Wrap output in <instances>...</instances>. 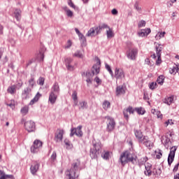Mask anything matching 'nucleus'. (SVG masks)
I'll list each match as a JSON object with an SVG mask.
<instances>
[{
	"label": "nucleus",
	"instance_id": "f257e3e1",
	"mask_svg": "<svg viewBox=\"0 0 179 179\" xmlns=\"http://www.w3.org/2000/svg\"><path fill=\"white\" fill-rule=\"evenodd\" d=\"M137 160L138 157L136 155H135V153L126 150L121 153L118 162L120 163L122 167H124L125 164H128V163L136 164Z\"/></svg>",
	"mask_w": 179,
	"mask_h": 179
},
{
	"label": "nucleus",
	"instance_id": "f03ea898",
	"mask_svg": "<svg viewBox=\"0 0 179 179\" xmlns=\"http://www.w3.org/2000/svg\"><path fill=\"white\" fill-rule=\"evenodd\" d=\"M101 152V143L100 141H92V148L90 149V156L92 159H97Z\"/></svg>",
	"mask_w": 179,
	"mask_h": 179
},
{
	"label": "nucleus",
	"instance_id": "7ed1b4c3",
	"mask_svg": "<svg viewBox=\"0 0 179 179\" xmlns=\"http://www.w3.org/2000/svg\"><path fill=\"white\" fill-rule=\"evenodd\" d=\"M79 166H80V161L77 159V162H74L72 165L71 169L66 172V176L69 177V179H75L78 177V176H76V172L78 171Z\"/></svg>",
	"mask_w": 179,
	"mask_h": 179
},
{
	"label": "nucleus",
	"instance_id": "20e7f679",
	"mask_svg": "<svg viewBox=\"0 0 179 179\" xmlns=\"http://www.w3.org/2000/svg\"><path fill=\"white\" fill-rule=\"evenodd\" d=\"M100 62H97L92 66V72L87 71L85 73V77L87 79H93V76H94V75H99V73H100Z\"/></svg>",
	"mask_w": 179,
	"mask_h": 179
},
{
	"label": "nucleus",
	"instance_id": "39448f33",
	"mask_svg": "<svg viewBox=\"0 0 179 179\" xmlns=\"http://www.w3.org/2000/svg\"><path fill=\"white\" fill-rule=\"evenodd\" d=\"M106 118L107 120L106 131L108 132H113V131L115 129V120H114V118L109 116H107Z\"/></svg>",
	"mask_w": 179,
	"mask_h": 179
},
{
	"label": "nucleus",
	"instance_id": "423d86ee",
	"mask_svg": "<svg viewBox=\"0 0 179 179\" xmlns=\"http://www.w3.org/2000/svg\"><path fill=\"white\" fill-rule=\"evenodd\" d=\"M41 148H43V142L36 139L34 141L33 145L31 147V153H38Z\"/></svg>",
	"mask_w": 179,
	"mask_h": 179
},
{
	"label": "nucleus",
	"instance_id": "0eeeda50",
	"mask_svg": "<svg viewBox=\"0 0 179 179\" xmlns=\"http://www.w3.org/2000/svg\"><path fill=\"white\" fill-rule=\"evenodd\" d=\"M82 125H79L77 128H71L70 136L72 137L73 135H76L78 138H82L83 136V131H82Z\"/></svg>",
	"mask_w": 179,
	"mask_h": 179
},
{
	"label": "nucleus",
	"instance_id": "6e6552de",
	"mask_svg": "<svg viewBox=\"0 0 179 179\" xmlns=\"http://www.w3.org/2000/svg\"><path fill=\"white\" fill-rule=\"evenodd\" d=\"M155 50H156V54L157 57L156 64L160 65V64H162V51H163V48H162V45L161 44L156 45Z\"/></svg>",
	"mask_w": 179,
	"mask_h": 179
},
{
	"label": "nucleus",
	"instance_id": "1a4fd4ad",
	"mask_svg": "<svg viewBox=\"0 0 179 179\" xmlns=\"http://www.w3.org/2000/svg\"><path fill=\"white\" fill-rule=\"evenodd\" d=\"M24 128L28 132H34L36 131V123L31 120L24 122Z\"/></svg>",
	"mask_w": 179,
	"mask_h": 179
},
{
	"label": "nucleus",
	"instance_id": "9d476101",
	"mask_svg": "<svg viewBox=\"0 0 179 179\" xmlns=\"http://www.w3.org/2000/svg\"><path fill=\"white\" fill-rule=\"evenodd\" d=\"M64 134H65V131L64 129H58L55 134V141L57 143L62 142V139H64Z\"/></svg>",
	"mask_w": 179,
	"mask_h": 179
},
{
	"label": "nucleus",
	"instance_id": "9b49d317",
	"mask_svg": "<svg viewBox=\"0 0 179 179\" xmlns=\"http://www.w3.org/2000/svg\"><path fill=\"white\" fill-rule=\"evenodd\" d=\"M72 62H73V59L71 57H67L64 59V64L66 67L67 71H75V66L72 65Z\"/></svg>",
	"mask_w": 179,
	"mask_h": 179
},
{
	"label": "nucleus",
	"instance_id": "f8f14e48",
	"mask_svg": "<svg viewBox=\"0 0 179 179\" xmlns=\"http://www.w3.org/2000/svg\"><path fill=\"white\" fill-rule=\"evenodd\" d=\"M98 34H100V30H99V27L95 26L90 29L86 36L87 37H96Z\"/></svg>",
	"mask_w": 179,
	"mask_h": 179
},
{
	"label": "nucleus",
	"instance_id": "ddd939ff",
	"mask_svg": "<svg viewBox=\"0 0 179 179\" xmlns=\"http://www.w3.org/2000/svg\"><path fill=\"white\" fill-rule=\"evenodd\" d=\"M115 78L117 80L119 79H124V78H125V73H124V70H122V69L116 68L115 69Z\"/></svg>",
	"mask_w": 179,
	"mask_h": 179
},
{
	"label": "nucleus",
	"instance_id": "4468645a",
	"mask_svg": "<svg viewBox=\"0 0 179 179\" xmlns=\"http://www.w3.org/2000/svg\"><path fill=\"white\" fill-rule=\"evenodd\" d=\"M136 55H138V49L136 48L130 49L127 51V58L129 59H136Z\"/></svg>",
	"mask_w": 179,
	"mask_h": 179
},
{
	"label": "nucleus",
	"instance_id": "2eb2a0df",
	"mask_svg": "<svg viewBox=\"0 0 179 179\" xmlns=\"http://www.w3.org/2000/svg\"><path fill=\"white\" fill-rule=\"evenodd\" d=\"M134 135L138 140V143H141V142H143L145 138H148L146 136H143L142 134V131L141 130H136L134 129Z\"/></svg>",
	"mask_w": 179,
	"mask_h": 179
},
{
	"label": "nucleus",
	"instance_id": "dca6fc26",
	"mask_svg": "<svg viewBox=\"0 0 179 179\" xmlns=\"http://www.w3.org/2000/svg\"><path fill=\"white\" fill-rule=\"evenodd\" d=\"M59 92H61V90L59 89V85L58 83L55 82L51 87L50 93L59 96Z\"/></svg>",
	"mask_w": 179,
	"mask_h": 179
},
{
	"label": "nucleus",
	"instance_id": "f3484780",
	"mask_svg": "<svg viewBox=\"0 0 179 179\" xmlns=\"http://www.w3.org/2000/svg\"><path fill=\"white\" fill-rule=\"evenodd\" d=\"M75 31L76 34H78L79 37V40L81 42V44L83 45H86V37H85V35L83 34L80 33V31L78 28H75Z\"/></svg>",
	"mask_w": 179,
	"mask_h": 179
},
{
	"label": "nucleus",
	"instance_id": "a211bd4d",
	"mask_svg": "<svg viewBox=\"0 0 179 179\" xmlns=\"http://www.w3.org/2000/svg\"><path fill=\"white\" fill-rule=\"evenodd\" d=\"M128 113H129V114H134V113H135V108L134 109L132 106H129L126 110H123L124 117L127 120V121H128V120L129 119V116H128Z\"/></svg>",
	"mask_w": 179,
	"mask_h": 179
},
{
	"label": "nucleus",
	"instance_id": "6ab92c4d",
	"mask_svg": "<svg viewBox=\"0 0 179 179\" xmlns=\"http://www.w3.org/2000/svg\"><path fill=\"white\" fill-rule=\"evenodd\" d=\"M58 96L55 94H52L51 92H50L49 94V98H48V103H50V104H52V106H54V104H55V103H57V99H58Z\"/></svg>",
	"mask_w": 179,
	"mask_h": 179
},
{
	"label": "nucleus",
	"instance_id": "aec40b11",
	"mask_svg": "<svg viewBox=\"0 0 179 179\" xmlns=\"http://www.w3.org/2000/svg\"><path fill=\"white\" fill-rule=\"evenodd\" d=\"M38 169H40V164L36 162L32 164L30 167V171L32 176H36L37 171H38Z\"/></svg>",
	"mask_w": 179,
	"mask_h": 179
},
{
	"label": "nucleus",
	"instance_id": "412c9836",
	"mask_svg": "<svg viewBox=\"0 0 179 179\" xmlns=\"http://www.w3.org/2000/svg\"><path fill=\"white\" fill-rule=\"evenodd\" d=\"M31 89H30V87H27L25 88L22 94V99H24L25 100L27 99H29V97H30L31 94Z\"/></svg>",
	"mask_w": 179,
	"mask_h": 179
},
{
	"label": "nucleus",
	"instance_id": "4be33fe9",
	"mask_svg": "<svg viewBox=\"0 0 179 179\" xmlns=\"http://www.w3.org/2000/svg\"><path fill=\"white\" fill-rule=\"evenodd\" d=\"M0 179H15V176L13 175H8L5 173V171H0Z\"/></svg>",
	"mask_w": 179,
	"mask_h": 179
},
{
	"label": "nucleus",
	"instance_id": "5701e85b",
	"mask_svg": "<svg viewBox=\"0 0 179 179\" xmlns=\"http://www.w3.org/2000/svg\"><path fill=\"white\" fill-rule=\"evenodd\" d=\"M151 30L150 28H148L145 29H141V31H139L138 32V34L139 36V37H145V36H149V34H150L151 33Z\"/></svg>",
	"mask_w": 179,
	"mask_h": 179
},
{
	"label": "nucleus",
	"instance_id": "b1692460",
	"mask_svg": "<svg viewBox=\"0 0 179 179\" xmlns=\"http://www.w3.org/2000/svg\"><path fill=\"white\" fill-rule=\"evenodd\" d=\"M145 171H144V174L150 177V176H152V164H147L145 165Z\"/></svg>",
	"mask_w": 179,
	"mask_h": 179
},
{
	"label": "nucleus",
	"instance_id": "393cba45",
	"mask_svg": "<svg viewBox=\"0 0 179 179\" xmlns=\"http://www.w3.org/2000/svg\"><path fill=\"white\" fill-rule=\"evenodd\" d=\"M14 17L19 22L20 19H22V10L20 9H15L14 13Z\"/></svg>",
	"mask_w": 179,
	"mask_h": 179
},
{
	"label": "nucleus",
	"instance_id": "a878e982",
	"mask_svg": "<svg viewBox=\"0 0 179 179\" xmlns=\"http://www.w3.org/2000/svg\"><path fill=\"white\" fill-rule=\"evenodd\" d=\"M36 59L40 62L44 61V48H41L39 52L36 56Z\"/></svg>",
	"mask_w": 179,
	"mask_h": 179
},
{
	"label": "nucleus",
	"instance_id": "bb28decb",
	"mask_svg": "<svg viewBox=\"0 0 179 179\" xmlns=\"http://www.w3.org/2000/svg\"><path fill=\"white\" fill-rule=\"evenodd\" d=\"M140 144L145 145L148 148V149H152V142L148 138V137L145 138Z\"/></svg>",
	"mask_w": 179,
	"mask_h": 179
},
{
	"label": "nucleus",
	"instance_id": "cd10ccee",
	"mask_svg": "<svg viewBox=\"0 0 179 179\" xmlns=\"http://www.w3.org/2000/svg\"><path fill=\"white\" fill-rule=\"evenodd\" d=\"M40 97H41V94H40V92H37V94L34 97V99H32L29 102V106H33V104H34L35 103H37V101L40 100Z\"/></svg>",
	"mask_w": 179,
	"mask_h": 179
},
{
	"label": "nucleus",
	"instance_id": "c85d7f7f",
	"mask_svg": "<svg viewBox=\"0 0 179 179\" xmlns=\"http://www.w3.org/2000/svg\"><path fill=\"white\" fill-rule=\"evenodd\" d=\"M121 94H125V88L123 86H117L116 88V95L120 96Z\"/></svg>",
	"mask_w": 179,
	"mask_h": 179
},
{
	"label": "nucleus",
	"instance_id": "c756f323",
	"mask_svg": "<svg viewBox=\"0 0 179 179\" xmlns=\"http://www.w3.org/2000/svg\"><path fill=\"white\" fill-rule=\"evenodd\" d=\"M64 143L66 145V148L67 149V150H71V149H73V144L71 143V141H69V139H64Z\"/></svg>",
	"mask_w": 179,
	"mask_h": 179
},
{
	"label": "nucleus",
	"instance_id": "7c9ffc66",
	"mask_svg": "<svg viewBox=\"0 0 179 179\" xmlns=\"http://www.w3.org/2000/svg\"><path fill=\"white\" fill-rule=\"evenodd\" d=\"M78 108L79 110H86L87 109V102H86L85 101H80L78 103Z\"/></svg>",
	"mask_w": 179,
	"mask_h": 179
},
{
	"label": "nucleus",
	"instance_id": "2f4dec72",
	"mask_svg": "<svg viewBox=\"0 0 179 179\" xmlns=\"http://www.w3.org/2000/svg\"><path fill=\"white\" fill-rule=\"evenodd\" d=\"M173 101H174V96L173 95L165 98L164 100V103H165V104H167L168 106H171Z\"/></svg>",
	"mask_w": 179,
	"mask_h": 179
},
{
	"label": "nucleus",
	"instance_id": "473e14b6",
	"mask_svg": "<svg viewBox=\"0 0 179 179\" xmlns=\"http://www.w3.org/2000/svg\"><path fill=\"white\" fill-rule=\"evenodd\" d=\"M179 71V64H176L175 66H173V68H171L169 69V73L171 75H176V73H177Z\"/></svg>",
	"mask_w": 179,
	"mask_h": 179
},
{
	"label": "nucleus",
	"instance_id": "72a5a7b5",
	"mask_svg": "<svg viewBox=\"0 0 179 179\" xmlns=\"http://www.w3.org/2000/svg\"><path fill=\"white\" fill-rule=\"evenodd\" d=\"M7 93H9L10 94H15V93H16V85H13L9 86L7 89Z\"/></svg>",
	"mask_w": 179,
	"mask_h": 179
},
{
	"label": "nucleus",
	"instance_id": "f704fd0d",
	"mask_svg": "<svg viewBox=\"0 0 179 179\" xmlns=\"http://www.w3.org/2000/svg\"><path fill=\"white\" fill-rule=\"evenodd\" d=\"M108 30L106 31L107 38H113L114 37V31H113V28L109 27Z\"/></svg>",
	"mask_w": 179,
	"mask_h": 179
},
{
	"label": "nucleus",
	"instance_id": "c9c22d12",
	"mask_svg": "<svg viewBox=\"0 0 179 179\" xmlns=\"http://www.w3.org/2000/svg\"><path fill=\"white\" fill-rule=\"evenodd\" d=\"M134 110H135V111L137 112L138 114H139L141 115H143V114H145V113H146V110H145V109L142 107L135 108Z\"/></svg>",
	"mask_w": 179,
	"mask_h": 179
},
{
	"label": "nucleus",
	"instance_id": "e433bc0d",
	"mask_svg": "<svg viewBox=\"0 0 179 179\" xmlns=\"http://www.w3.org/2000/svg\"><path fill=\"white\" fill-rule=\"evenodd\" d=\"M134 8L136 9V10H137L138 13H142V8L139 6V2L136 1L134 5Z\"/></svg>",
	"mask_w": 179,
	"mask_h": 179
},
{
	"label": "nucleus",
	"instance_id": "4c0bfd02",
	"mask_svg": "<svg viewBox=\"0 0 179 179\" xmlns=\"http://www.w3.org/2000/svg\"><path fill=\"white\" fill-rule=\"evenodd\" d=\"M71 97L73 100L75 101V105L78 106V92L76 91H73Z\"/></svg>",
	"mask_w": 179,
	"mask_h": 179
},
{
	"label": "nucleus",
	"instance_id": "58836bf2",
	"mask_svg": "<svg viewBox=\"0 0 179 179\" xmlns=\"http://www.w3.org/2000/svg\"><path fill=\"white\" fill-rule=\"evenodd\" d=\"M174 157H176V155L169 154V156H168V164H169V166H171V164L173 163V162H174Z\"/></svg>",
	"mask_w": 179,
	"mask_h": 179
},
{
	"label": "nucleus",
	"instance_id": "ea45409f",
	"mask_svg": "<svg viewBox=\"0 0 179 179\" xmlns=\"http://www.w3.org/2000/svg\"><path fill=\"white\" fill-rule=\"evenodd\" d=\"M102 107L104 110H108V108H110V107H111V103L108 101H105L103 103Z\"/></svg>",
	"mask_w": 179,
	"mask_h": 179
},
{
	"label": "nucleus",
	"instance_id": "a19ab883",
	"mask_svg": "<svg viewBox=\"0 0 179 179\" xmlns=\"http://www.w3.org/2000/svg\"><path fill=\"white\" fill-rule=\"evenodd\" d=\"M98 27V30H99V33H101V31L103 29H108L110 27L108 25H107V24H101L100 25H99Z\"/></svg>",
	"mask_w": 179,
	"mask_h": 179
},
{
	"label": "nucleus",
	"instance_id": "79ce46f5",
	"mask_svg": "<svg viewBox=\"0 0 179 179\" xmlns=\"http://www.w3.org/2000/svg\"><path fill=\"white\" fill-rule=\"evenodd\" d=\"M21 114H22V115H26L27 114V113H29V106H25L23 108H21Z\"/></svg>",
	"mask_w": 179,
	"mask_h": 179
},
{
	"label": "nucleus",
	"instance_id": "37998d69",
	"mask_svg": "<svg viewBox=\"0 0 179 179\" xmlns=\"http://www.w3.org/2000/svg\"><path fill=\"white\" fill-rule=\"evenodd\" d=\"M105 68L109 72L110 75L113 77H114V73L113 72V70L111 69V66L108 65V64H105Z\"/></svg>",
	"mask_w": 179,
	"mask_h": 179
},
{
	"label": "nucleus",
	"instance_id": "c03bdc74",
	"mask_svg": "<svg viewBox=\"0 0 179 179\" xmlns=\"http://www.w3.org/2000/svg\"><path fill=\"white\" fill-rule=\"evenodd\" d=\"M73 57H76V58H83V54L80 50H77L73 55Z\"/></svg>",
	"mask_w": 179,
	"mask_h": 179
},
{
	"label": "nucleus",
	"instance_id": "a18cd8bd",
	"mask_svg": "<svg viewBox=\"0 0 179 179\" xmlns=\"http://www.w3.org/2000/svg\"><path fill=\"white\" fill-rule=\"evenodd\" d=\"M157 82L158 85H163V83H164V76H159L157 78Z\"/></svg>",
	"mask_w": 179,
	"mask_h": 179
},
{
	"label": "nucleus",
	"instance_id": "49530a36",
	"mask_svg": "<svg viewBox=\"0 0 179 179\" xmlns=\"http://www.w3.org/2000/svg\"><path fill=\"white\" fill-rule=\"evenodd\" d=\"M146 162H148V157H142L138 160V165L143 166Z\"/></svg>",
	"mask_w": 179,
	"mask_h": 179
},
{
	"label": "nucleus",
	"instance_id": "de8ad7c7",
	"mask_svg": "<svg viewBox=\"0 0 179 179\" xmlns=\"http://www.w3.org/2000/svg\"><path fill=\"white\" fill-rule=\"evenodd\" d=\"M68 5L69 6H70V8H73V9H74L75 10H78V9H79V8L76 7L73 2H72V0H69L68 1Z\"/></svg>",
	"mask_w": 179,
	"mask_h": 179
},
{
	"label": "nucleus",
	"instance_id": "09e8293b",
	"mask_svg": "<svg viewBox=\"0 0 179 179\" xmlns=\"http://www.w3.org/2000/svg\"><path fill=\"white\" fill-rule=\"evenodd\" d=\"M57 160V152L54 151L50 157V161L54 163Z\"/></svg>",
	"mask_w": 179,
	"mask_h": 179
},
{
	"label": "nucleus",
	"instance_id": "8fccbe9b",
	"mask_svg": "<svg viewBox=\"0 0 179 179\" xmlns=\"http://www.w3.org/2000/svg\"><path fill=\"white\" fill-rule=\"evenodd\" d=\"M45 79L43 77H40L37 81L38 85H39L40 86H44V82H45Z\"/></svg>",
	"mask_w": 179,
	"mask_h": 179
},
{
	"label": "nucleus",
	"instance_id": "3c124183",
	"mask_svg": "<svg viewBox=\"0 0 179 179\" xmlns=\"http://www.w3.org/2000/svg\"><path fill=\"white\" fill-rule=\"evenodd\" d=\"M169 143H170V138L165 137V140H164V145L165 148H167V149H169Z\"/></svg>",
	"mask_w": 179,
	"mask_h": 179
},
{
	"label": "nucleus",
	"instance_id": "603ef678",
	"mask_svg": "<svg viewBox=\"0 0 179 179\" xmlns=\"http://www.w3.org/2000/svg\"><path fill=\"white\" fill-rule=\"evenodd\" d=\"M177 150V146H173L171 148L169 155H173V156H176V152Z\"/></svg>",
	"mask_w": 179,
	"mask_h": 179
},
{
	"label": "nucleus",
	"instance_id": "864d4df0",
	"mask_svg": "<svg viewBox=\"0 0 179 179\" xmlns=\"http://www.w3.org/2000/svg\"><path fill=\"white\" fill-rule=\"evenodd\" d=\"M101 156H102L103 159H104L105 160H108V159H110V152L108 151H107Z\"/></svg>",
	"mask_w": 179,
	"mask_h": 179
},
{
	"label": "nucleus",
	"instance_id": "5fc2aeb1",
	"mask_svg": "<svg viewBox=\"0 0 179 179\" xmlns=\"http://www.w3.org/2000/svg\"><path fill=\"white\" fill-rule=\"evenodd\" d=\"M29 83L31 87H33V86H34V85L36 84V82L34 81V77H31L30 80H29Z\"/></svg>",
	"mask_w": 179,
	"mask_h": 179
},
{
	"label": "nucleus",
	"instance_id": "6e6d98bb",
	"mask_svg": "<svg viewBox=\"0 0 179 179\" xmlns=\"http://www.w3.org/2000/svg\"><path fill=\"white\" fill-rule=\"evenodd\" d=\"M156 86H157V83L154 82L149 84V88L151 89V90L156 89Z\"/></svg>",
	"mask_w": 179,
	"mask_h": 179
},
{
	"label": "nucleus",
	"instance_id": "4d7b16f0",
	"mask_svg": "<svg viewBox=\"0 0 179 179\" xmlns=\"http://www.w3.org/2000/svg\"><path fill=\"white\" fill-rule=\"evenodd\" d=\"M146 26V21L141 20L138 22V27H145Z\"/></svg>",
	"mask_w": 179,
	"mask_h": 179
},
{
	"label": "nucleus",
	"instance_id": "13d9d810",
	"mask_svg": "<svg viewBox=\"0 0 179 179\" xmlns=\"http://www.w3.org/2000/svg\"><path fill=\"white\" fill-rule=\"evenodd\" d=\"M163 154L162 153V150H159L156 154V159H162Z\"/></svg>",
	"mask_w": 179,
	"mask_h": 179
},
{
	"label": "nucleus",
	"instance_id": "bf43d9fd",
	"mask_svg": "<svg viewBox=\"0 0 179 179\" xmlns=\"http://www.w3.org/2000/svg\"><path fill=\"white\" fill-rule=\"evenodd\" d=\"M153 173L155 174V176H160V174H162V170H160V169H156L155 172V171H153Z\"/></svg>",
	"mask_w": 179,
	"mask_h": 179
},
{
	"label": "nucleus",
	"instance_id": "052dcab7",
	"mask_svg": "<svg viewBox=\"0 0 179 179\" xmlns=\"http://www.w3.org/2000/svg\"><path fill=\"white\" fill-rule=\"evenodd\" d=\"M66 13L69 17H72V16H73V12L71 10H67Z\"/></svg>",
	"mask_w": 179,
	"mask_h": 179
},
{
	"label": "nucleus",
	"instance_id": "680f3d73",
	"mask_svg": "<svg viewBox=\"0 0 179 179\" xmlns=\"http://www.w3.org/2000/svg\"><path fill=\"white\" fill-rule=\"evenodd\" d=\"M71 47H72V41H71V40H69L67 41V44L65 46V48H71Z\"/></svg>",
	"mask_w": 179,
	"mask_h": 179
},
{
	"label": "nucleus",
	"instance_id": "e2e57ef3",
	"mask_svg": "<svg viewBox=\"0 0 179 179\" xmlns=\"http://www.w3.org/2000/svg\"><path fill=\"white\" fill-rule=\"evenodd\" d=\"M94 82H96L97 85H101V80L99 77L94 78Z\"/></svg>",
	"mask_w": 179,
	"mask_h": 179
},
{
	"label": "nucleus",
	"instance_id": "0e129e2a",
	"mask_svg": "<svg viewBox=\"0 0 179 179\" xmlns=\"http://www.w3.org/2000/svg\"><path fill=\"white\" fill-rule=\"evenodd\" d=\"M6 106H8V107H10V108L12 109L15 108V103L13 102L7 103Z\"/></svg>",
	"mask_w": 179,
	"mask_h": 179
},
{
	"label": "nucleus",
	"instance_id": "69168bd1",
	"mask_svg": "<svg viewBox=\"0 0 179 179\" xmlns=\"http://www.w3.org/2000/svg\"><path fill=\"white\" fill-rule=\"evenodd\" d=\"M22 86H23V83L22 82H20L17 85H15L16 89H18V90L20 89Z\"/></svg>",
	"mask_w": 179,
	"mask_h": 179
},
{
	"label": "nucleus",
	"instance_id": "338daca9",
	"mask_svg": "<svg viewBox=\"0 0 179 179\" xmlns=\"http://www.w3.org/2000/svg\"><path fill=\"white\" fill-rule=\"evenodd\" d=\"M34 59H31V60L28 61V62L27 63V66H30V65L32 64L33 62H34Z\"/></svg>",
	"mask_w": 179,
	"mask_h": 179
},
{
	"label": "nucleus",
	"instance_id": "774afa93",
	"mask_svg": "<svg viewBox=\"0 0 179 179\" xmlns=\"http://www.w3.org/2000/svg\"><path fill=\"white\" fill-rule=\"evenodd\" d=\"M159 38H162V37H164V34H166V32H159Z\"/></svg>",
	"mask_w": 179,
	"mask_h": 179
}]
</instances>
